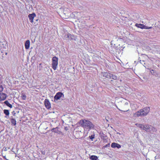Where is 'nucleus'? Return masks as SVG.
<instances>
[{
    "label": "nucleus",
    "mask_w": 160,
    "mask_h": 160,
    "mask_svg": "<svg viewBox=\"0 0 160 160\" xmlns=\"http://www.w3.org/2000/svg\"><path fill=\"white\" fill-rule=\"evenodd\" d=\"M140 62L143 65V64H145V63H144V61H141V60H140Z\"/></svg>",
    "instance_id": "26"
},
{
    "label": "nucleus",
    "mask_w": 160,
    "mask_h": 160,
    "mask_svg": "<svg viewBox=\"0 0 160 160\" xmlns=\"http://www.w3.org/2000/svg\"><path fill=\"white\" fill-rule=\"evenodd\" d=\"M111 147L113 148H117L118 149L120 148L121 147L120 145L116 142H112L111 145Z\"/></svg>",
    "instance_id": "9"
},
{
    "label": "nucleus",
    "mask_w": 160,
    "mask_h": 160,
    "mask_svg": "<svg viewBox=\"0 0 160 160\" xmlns=\"http://www.w3.org/2000/svg\"><path fill=\"white\" fill-rule=\"evenodd\" d=\"M95 134L93 133V134H91L90 136H89V138L92 141H93V139L95 138Z\"/></svg>",
    "instance_id": "19"
},
{
    "label": "nucleus",
    "mask_w": 160,
    "mask_h": 160,
    "mask_svg": "<svg viewBox=\"0 0 160 160\" xmlns=\"http://www.w3.org/2000/svg\"><path fill=\"white\" fill-rule=\"evenodd\" d=\"M36 16V15L34 12L29 14L28 15V17L31 22L32 23L33 22V19Z\"/></svg>",
    "instance_id": "6"
},
{
    "label": "nucleus",
    "mask_w": 160,
    "mask_h": 160,
    "mask_svg": "<svg viewBox=\"0 0 160 160\" xmlns=\"http://www.w3.org/2000/svg\"><path fill=\"white\" fill-rule=\"evenodd\" d=\"M7 106L9 107L10 108H12V105L10 103L8 100H6L3 102Z\"/></svg>",
    "instance_id": "15"
},
{
    "label": "nucleus",
    "mask_w": 160,
    "mask_h": 160,
    "mask_svg": "<svg viewBox=\"0 0 160 160\" xmlns=\"http://www.w3.org/2000/svg\"><path fill=\"white\" fill-rule=\"evenodd\" d=\"M7 97L6 94L3 92L0 93V101L5 100Z\"/></svg>",
    "instance_id": "8"
},
{
    "label": "nucleus",
    "mask_w": 160,
    "mask_h": 160,
    "mask_svg": "<svg viewBox=\"0 0 160 160\" xmlns=\"http://www.w3.org/2000/svg\"><path fill=\"white\" fill-rule=\"evenodd\" d=\"M79 124L85 129L89 131L91 129H93L94 126L90 121L86 119L81 120L79 121Z\"/></svg>",
    "instance_id": "1"
},
{
    "label": "nucleus",
    "mask_w": 160,
    "mask_h": 160,
    "mask_svg": "<svg viewBox=\"0 0 160 160\" xmlns=\"http://www.w3.org/2000/svg\"><path fill=\"white\" fill-rule=\"evenodd\" d=\"M3 88L2 85H0V93L3 91Z\"/></svg>",
    "instance_id": "23"
},
{
    "label": "nucleus",
    "mask_w": 160,
    "mask_h": 160,
    "mask_svg": "<svg viewBox=\"0 0 160 160\" xmlns=\"http://www.w3.org/2000/svg\"><path fill=\"white\" fill-rule=\"evenodd\" d=\"M10 121L12 125H13L14 126H15L16 125V121L15 119L12 118L11 119Z\"/></svg>",
    "instance_id": "17"
},
{
    "label": "nucleus",
    "mask_w": 160,
    "mask_h": 160,
    "mask_svg": "<svg viewBox=\"0 0 160 160\" xmlns=\"http://www.w3.org/2000/svg\"><path fill=\"white\" fill-rule=\"evenodd\" d=\"M116 106V107L120 111H122V112H127L128 110H127L126 111H123V110H120V109H119V108H118V107L117 106Z\"/></svg>",
    "instance_id": "25"
},
{
    "label": "nucleus",
    "mask_w": 160,
    "mask_h": 160,
    "mask_svg": "<svg viewBox=\"0 0 160 160\" xmlns=\"http://www.w3.org/2000/svg\"><path fill=\"white\" fill-rule=\"evenodd\" d=\"M58 58L56 56L53 57L52 59V68L54 70H56L58 64Z\"/></svg>",
    "instance_id": "4"
},
{
    "label": "nucleus",
    "mask_w": 160,
    "mask_h": 160,
    "mask_svg": "<svg viewBox=\"0 0 160 160\" xmlns=\"http://www.w3.org/2000/svg\"><path fill=\"white\" fill-rule=\"evenodd\" d=\"M35 21H38V19H36V20L35 19Z\"/></svg>",
    "instance_id": "34"
},
{
    "label": "nucleus",
    "mask_w": 160,
    "mask_h": 160,
    "mask_svg": "<svg viewBox=\"0 0 160 160\" xmlns=\"http://www.w3.org/2000/svg\"><path fill=\"white\" fill-rule=\"evenodd\" d=\"M112 41L111 42V44L112 45Z\"/></svg>",
    "instance_id": "31"
},
{
    "label": "nucleus",
    "mask_w": 160,
    "mask_h": 160,
    "mask_svg": "<svg viewBox=\"0 0 160 160\" xmlns=\"http://www.w3.org/2000/svg\"><path fill=\"white\" fill-rule=\"evenodd\" d=\"M30 45V40H26L25 43V47L26 49H28L29 48Z\"/></svg>",
    "instance_id": "12"
},
{
    "label": "nucleus",
    "mask_w": 160,
    "mask_h": 160,
    "mask_svg": "<svg viewBox=\"0 0 160 160\" xmlns=\"http://www.w3.org/2000/svg\"><path fill=\"white\" fill-rule=\"evenodd\" d=\"M64 95L62 92H57L54 97V101L55 102L58 101L61 97H64Z\"/></svg>",
    "instance_id": "5"
},
{
    "label": "nucleus",
    "mask_w": 160,
    "mask_h": 160,
    "mask_svg": "<svg viewBox=\"0 0 160 160\" xmlns=\"http://www.w3.org/2000/svg\"><path fill=\"white\" fill-rule=\"evenodd\" d=\"M150 110L149 107H146L136 112L134 115L137 117L146 116Z\"/></svg>",
    "instance_id": "3"
},
{
    "label": "nucleus",
    "mask_w": 160,
    "mask_h": 160,
    "mask_svg": "<svg viewBox=\"0 0 160 160\" xmlns=\"http://www.w3.org/2000/svg\"><path fill=\"white\" fill-rule=\"evenodd\" d=\"M3 149L4 151H7V149L6 148L4 147Z\"/></svg>",
    "instance_id": "30"
},
{
    "label": "nucleus",
    "mask_w": 160,
    "mask_h": 160,
    "mask_svg": "<svg viewBox=\"0 0 160 160\" xmlns=\"http://www.w3.org/2000/svg\"><path fill=\"white\" fill-rule=\"evenodd\" d=\"M44 104L46 108L48 109H49L51 108V103L48 99H45Z\"/></svg>",
    "instance_id": "7"
},
{
    "label": "nucleus",
    "mask_w": 160,
    "mask_h": 160,
    "mask_svg": "<svg viewBox=\"0 0 160 160\" xmlns=\"http://www.w3.org/2000/svg\"><path fill=\"white\" fill-rule=\"evenodd\" d=\"M111 78L113 79V80H115L117 79V76L114 75L112 74H111Z\"/></svg>",
    "instance_id": "21"
},
{
    "label": "nucleus",
    "mask_w": 160,
    "mask_h": 160,
    "mask_svg": "<svg viewBox=\"0 0 160 160\" xmlns=\"http://www.w3.org/2000/svg\"><path fill=\"white\" fill-rule=\"evenodd\" d=\"M144 29H148V27L145 25Z\"/></svg>",
    "instance_id": "29"
},
{
    "label": "nucleus",
    "mask_w": 160,
    "mask_h": 160,
    "mask_svg": "<svg viewBox=\"0 0 160 160\" xmlns=\"http://www.w3.org/2000/svg\"><path fill=\"white\" fill-rule=\"evenodd\" d=\"M5 118H7V116L5 117Z\"/></svg>",
    "instance_id": "35"
},
{
    "label": "nucleus",
    "mask_w": 160,
    "mask_h": 160,
    "mask_svg": "<svg viewBox=\"0 0 160 160\" xmlns=\"http://www.w3.org/2000/svg\"><path fill=\"white\" fill-rule=\"evenodd\" d=\"M103 76L107 78H111V73L107 72H104L103 73Z\"/></svg>",
    "instance_id": "11"
},
{
    "label": "nucleus",
    "mask_w": 160,
    "mask_h": 160,
    "mask_svg": "<svg viewBox=\"0 0 160 160\" xmlns=\"http://www.w3.org/2000/svg\"><path fill=\"white\" fill-rule=\"evenodd\" d=\"M67 37L68 38V40H75L74 36L73 35L68 33L67 34Z\"/></svg>",
    "instance_id": "10"
},
{
    "label": "nucleus",
    "mask_w": 160,
    "mask_h": 160,
    "mask_svg": "<svg viewBox=\"0 0 160 160\" xmlns=\"http://www.w3.org/2000/svg\"><path fill=\"white\" fill-rule=\"evenodd\" d=\"M7 160H8V159H7Z\"/></svg>",
    "instance_id": "36"
},
{
    "label": "nucleus",
    "mask_w": 160,
    "mask_h": 160,
    "mask_svg": "<svg viewBox=\"0 0 160 160\" xmlns=\"http://www.w3.org/2000/svg\"><path fill=\"white\" fill-rule=\"evenodd\" d=\"M89 159L91 160H98V157L95 155H91L89 157Z\"/></svg>",
    "instance_id": "16"
},
{
    "label": "nucleus",
    "mask_w": 160,
    "mask_h": 160,
    "mask_svg": "<svg viewBox=\"0 0 160 160\" xmlns=\"http://www.w3.org/2000/svg\"><path fill=\"white\" fill-rule=\"evenodd\" d=\"M136 125L141 129L145 130L147 132L153 133L157 131V129L156 128L151 125L146 124L143 125L141 124H137Z\"/></svg>",
    "instance_id": "2"
},
{
    "label": "nucleus",
    "mask_w": 160,
    "mask_h": 160,
    "mask_svg": "<svg viewBox=\"0 0 160 160\" xmlns=\"http://www.w3.org/2000/svg\"><path fill=\"white\" fill-rule=\"evenodd\" d=\"M135 26L142 29H144L145 25L143 24L136 23Z\"/></svg>",
    "instance_id": "13"
},
{
    "label": "nucleus",
    "mask_w": 160,
    "mask_h": 160,
    "mask_svg": "<svg viewBox=\"0 0 160 160\" xmlns=\"http://www.w3.org/2000/svg\"><path fill=\"white\" fill-rule=\"evenodd\" d=\"M152 28V27H148V29H151Z\"/></svg>",
    "instance_id": "32"
},
{
    "label": "nucleus",
    "mask_w": 160,
    "mask_h": 160,
    "mask_svg": "<svg viewBox=\"0 0 160 160\" xmlns=\"http://www.w3.org/2000/svg\"><path fill=\"white\" fill-rule=\"evenodd\" d=\"M67 34L65 35L64 37V39H66V40L68 39V38L67 37Z\"/></svg>",
    "instance_id": "28"
},
{
    "label": "nucleus",
    "mask_w": 160,
    "mask_h": 160,
    "mask_svg": "<svg viewBox=\"0 0 160 160\" xmlns=\"http://www.w3.org/2000/svg\"><path fill=\"white\" fill-rule=\"evenodd\" d=\"M150 72L152 73V74H153V75H155V74H154V73H155V72H154V71L153 70V69L151 70L150 71Z\"/></svg>",
    "instance_id": "24"
},
{
    "label": "nucleus",
    "mask_w": 160,
    "mask_h": 160,
    "mask_svg": "<svg viewBox=\"0 0 160 160\" xmlns=\"http://www.w3.org/2000/svg\"><path fill=\"white\" fill-rule=\"evenodd\" d=\"M113 16H107V17L108 18L109 21H111L112 20V18H113Z\"/></svg>",
    "instance_id": "22"
},
{
    "label": "nucleus",
    "mask_w": 160,
    "mask_h": 160,
    "mask_svg": "<svg viewBox=\"0 0 160 160\" xmlns=\"http://www.w3.org/2000/svg\"><path fill=\"white\" fill-rule=\"evenodd\" d=\"M110 143H108L106 145H105L104 146V147L105 148H106V147H109L110 146Z\"/></svg>",
    "instance_id": "27"
},
{
    "label": "nucleus",
    "mask_w": 160,
    "mask_h": 160,
    "mask_svg": "<svg viewBox=\"0 0 160 160\" xmlns=\"http://www.w3.org/2000/svg\"><path fill=\"white\" fill-rule=\"evenodd\" d=\"M51 131L52 132H53L59 134H60V133H61V132L58 130V127H57L56 128H53L51 129Z\"/></svg>",
    "instance_id": "14"
},
{
    "label": "nucleus",
    "mask_w": 160,
    "mask_h": 160,
    "mask_svg": "<svg viewBox=\"0 0 160 160\" xmlns=\"http://www.w3.org/2000/svg\"><path fill=\"white\" fill-rule=\"evenodd\" d=\"M21 97L22 100H25L26 99L27 97L25 94L22 93L21 94Z\"/></svg>",
    "instance_id": "20"
},
{
    "label": "nucleus",
    "mask_w": 160,
    "mask_h": 160,
    "mask_svg": "<svg viewBox=\"0 0 160 160\" xmlns=\"http://www.w3.org/2000/svg\"><path fill=\"white\" fill-rule=\"evenodd\" d=\"M3 113L7 116H9L10 114L9 110L7 109H4L3 110Z\"/></svg>",
    "instance_id": "18"
},
{
    "label": "nucleus",
    "mask_w": 160,
    "mask_h": 160,
    "mask_svg": "<svg viewBox=\"0 0 160 160\" xmlns=\"http://www.w3.org/2000/svg\"><path fill=\"white\" fill-rule=\"evenodd\" d=\"M13 113H14L13 115H14L16 114V113L14 112V111H13Z\"/></svg>",
    "instance_id": "33"
}]
</instances>
